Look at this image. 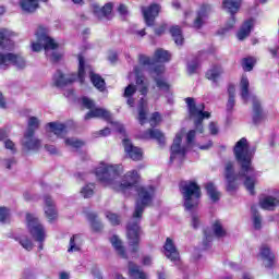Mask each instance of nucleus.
<instances>
[{
  "label": "nucleus",
  "instance_id": "f257e3e1",
  "mask_svg": "<svg viewBox=\"0 0 279 279\" xmlns=\"http://www.w3.org/2000/svg\"><path fill=\"white\" fill-rule=\"evenodd\" d=\"M233 156L241 169L239 174L234 173V162L228 161L225 166V180L227 193H236L239 191V183L236 180L245 178L244 186L248 191L250 195H256V180L247 175V173H254L255 169L252 165L254 155L250 150V142L247 138H240L233 146Z\"/></svg>",
  "mask_w": 279,
  "mask_h": 279
},
{
  "label": "nucleus",
  "instance_id": "f03ea898",
  "mask_svg": "<svg viewBox=\"0 0 279 279\" xmlns=\"http://www.w3.org/2000/svg\"><path fill=\"white\" fill-rule=\"evenodd\" d=\"M95 175L101 185L110 186L116 193L123 194H125L126 191H132L134 186L138 184V180H141L138 171L132 170L126 172L122 181L119 182V178L123 175V165L102 163L95 169Z\"/></svg>",
  "mask_w": 279,
  "mask_h": 279
},
{
  "label": "nucleus",
  "instance_id": "7ed1b4c3",
  "mask_svg": "<svg viewBox=\"0 0 279 279\" xmlns=\"http://www.w3.org/2000/svg\"><path fill=\"white\" fill-rule=\"evenodd\" d=\"M137 199L135 203V210L133 213V220L126 225V238L129 245L131 246V253L137 254L141 245V219L147 206H151L154 203V196L156 195V189L153 185L138 186L136 189Z\"/></svg>",
  "mask_w": 279,
  "mask_h": 279
},
{
  "label": "nucleus",
  "instance_id": "20e7f679",
  "mask_svg": "<svg viewBox=\"0 0 279 279\" xmlns=\"http://www.w3.org/2000/svg\"><path fill=\"white\" fill-rule=\"evenodd\" d=\"M179 191L183 197L185 210H197L202 201V186L195 180H182L179 182Z\"/></svg>",
  "mask_w": 279,
  "mask_h": 279
},
{
  "label": "nucleus",
  "instance_id": "39448f33",
  "mask_svg": "<svg viewBox=\"0 0 279 279\" xmlns=\"http://www.w3.org/2000/svg\"><path fill=\"white\" fill-rule=\"evenodd\" d=\"M185 104L187 106L190 119H194L195 129L199 134H204V119H210V112L204 111L206 110V105L201 104L197 107L195 98L193 97L185 98Z\"/></svg>",
  "mask_w": 279,
  "mask_h": 279
},
{
  "label": "nucleus",
  "instance_id": "423d86ee",
  "mask_svg": "<svg viewBox=\"0 0 279 279\" xmlns=\"http://www.w3.org/2000/svg\"><path fill=\"white\" fill-rule=\"evenodd\" d=\"M37 43L32 44V50L35 52L43 51H49V49L56 50L58 49L59 45L49 36V28H47L44 25H39L37 27V31L35 33Z\"/></svg>",
  "mask_w": 279,
  "mask_h": 279
},
{
  "label": "nucleus",
  "instance_id": "0eeeda50",
  "mask_svg": "<svg viewBox=\"0 0 279 279\" xmlns=\"http://www.w3.org/2000/svg\"><path fill=\"white\" fill-rule=\"evenodd\" d=\"M26 228L31 236L34 239V241H37V243H39L38 250L41 251L43 244L45 243V239H47L45 226L40 223V220L38 219V217H36L34 214L27 213Z\"/></svg>",
  "mask_w": 279,
  "mask_h": 279
},
{
  "label": "nucleus",
  "instance_id": "6e6552de",
  "mask_svg": "<svg viewBox=\"0 0 279 279\" xmlns=\"http://www.w3.org/2000/svg\"><path fill=\"white\" fill-rule=\"evenodd\" d=\"M38 128H40L38 118L31 117L28 120V129L24 134L26 141L23 143V147H25L27 151H38L40 149V140L34 138V134H36Z\"/></svg>",
  "mask_w": 279,
  "mask_h": 279
},
{
  "label": "nucleus",
  "instance_id": "1a4fd4ad",
  "mask_svg": "<svg viewBox=\"0 0 279 279\" xmlns=\"http://www.w3.org/2000/svg\"><path fill=\"white\" fill-rule=\"evenodd\" d=\"M82 106L89 110L84 117L85 121L90 119H104V121H111L112 119L110 111L104 108H95V101L86 96L82 97Z\"/></svg>",
  "mask_w": 279,
  "mask_h": 279
},
{
  "label": "nucleus",
  "instance_id": "9d476101",
  "mask_svg": "<svg viewBox=\"0 0 279 279\" xmlns=\"http://www.w3.org/2000/svg\"><path fill=\"white\" fill-rule=\"evenodd\" d=\"M16 66L17 69H25L27 66V61L25 57L21 53L14 52H0V69L8 71L10 65Z\"/></svg>",
  "mask_w": 279,
  "mask_h": 279
},
{
  "label": "nucleus",
  "instance_id": "9b49d317",
  "mask_svg": "<svg viewBox=\"0 0 279 279\" xmlns=\"http://www.w3.org/2000/svg\"><path fill=\"white\" fill-rule=\"evenodd\" d=\"M162 7L156 2L150 3L148 7L142 8V14L146 27H154L156 25V19L160 16Z\"/></svg>",
  "mask_w": 279,
  "mask_h": 279
},
{
  "label": "nucleus",
  "instance_id": "f8f14e48",
  "mask_svg": "<svg viewBox=\"0 0 279 279\" xmlns=\"http://www.w3.org/2000/svg\"><path fill=\"white\" fill-rule=\"evenodd\" d=\"M122 144L124 147L125 156H128L131 160H133L134 162H140L141 160H143V148L134 146V144H132V141H130V138L128 137L122 140Z\"/></svg>",
  "mask_w": 279,
  "mask_h": 279
},
{
  "label": "nucleus",
  "instance_id": "ddd939ff",
  "mask_svg": "<svg viewBox=\"0 0 279 279\" xmlns=\"http://www.w3.org/2000/svg\"><path fill=\"white\" fill-rule=\"evenodd\" d=\"M44 213L49 223H53L58 219V209L56 208V202L51 197V195H44Z\"/></svg>",
  "mask_w": 279,
  "mask_h": 279
},
{
  "label": "nucleus",
  "instance_id": "4468645a",
  "mask_svg": "<svg viewBox=\"0 0 279 279\" xmlns=\"http://www.w3.org/2000/svg\"><path fill=\"white\" fill-rule=\"evenodd\" d=\"M16 36V33L8 29L1 28L0 29V47L4 51H12L14 50V40H12Z\"/></svg>",
  "mask_w": 279,
  "mask_h": 279
},
{
  "label": "nucleus",
  "instance_id": "2eb2a0df",
  "mask_svg": "<svg viewBox=\"0 0 279 279\" xmlns=\"http://www.w3.org/2000/svg\"><path fill=\"white\" fill-rule=\"evenodd\" d=\"M163 254L171 263H180V252L171 238H167L163 244Z\"/></svg>",
  "mask_w": 279,
  "mask_h": 279
},
{
  "label": "nucleus",
  "instance_id": "dca6fc26",
  "mask_svg": "<svg viewBox=\"0 0 279 279\" xmlns=\"http://www.w3.org/2000/svg\"><path fill=\"white\" fill-rule=\"evenodd\" d=\"M222 10H227V12L231 14V24L227 29H232V27H234V24L236 23L234 14H236V12L241 10V0H223Z\"/></svg>",
  "mask_w": 279,
  "mask_h": 279
},
{
  "label": "nucleus",
  "instance_id": "f3484780",
  "mask_svg": "<svg viewBox=\"0 0 279 279\" xmlns=\"http://www.w3.org/2000/svg\"><path fill=\"white\" fill-rule=\"evenodd\" d=\"M258 256L266 263V269H274L276 265V254L271 252V248L267 244L260 246Z\"/></svg>",
  "mask_w": 279,
  "mask_h": 279
},
{
  "label": "nucleus",
  "instance_id": "a211bd4d",
  "mask_svg": "<svg viewBox=\"0 0 279 279\" xmlns=\"http://www.w3.org/2000/svg\"><path fill=\"white\" fill-rule=\"evenodd\" d=\"M52 82L57 88H64V86H71L75 82V74L72 77H66L62 71L57 70L52 76Z\"/></svg>",
  "mask_w": 279,
  "mask_h": 279
},
{
  "label": "nucleus",
  "instance_id": "6ab92c4d",
  "mask_svg": "<svg viewBox=\"0 0 279 279\" xmlns=\"http://www.w3.org/2000/svg\"><path fill=\"white\" fill-rule=\"evenodd\" d=\"M177 156H186V147H182V133H177L171 145L170 160H175Z\"/></svg>",
  "mask_w": 279,
  "mask_h": 279
},
{
  "label": "nucleus",
  "instance_id": "aec40b11",
  "mask_svg": "<svg viewBox=\"0 0 279 279\" xmlns=\"http://www.w3.org/2000/svg\"><path fill=\"white\" fill-rule=\"evenodd\" d=\"M142 138L157 141L158 145H165L166 143L165 133L158 129H148L144 131Z\"/></svg>",
  "mask_w": 279,
  "mask_h": 279
},
{
  "label": "nucleus",
  "instance_id": "412c9836",
  "mask_svg": "<svg viewBox=\"0 0 279 279\" xmlns=\"http://www.w3.org/2000/svg\"><path fill=\"white\" fill-rule=\"evenodd\" d=\"M46 128H49L50 134H54L57 138H64L66 136V124L60 122H49L46 124Z\"/></svg>",
  "mask_w": 279,
  "mask_h": 279
},
{
  "label": "nucleus",
  "instance_id": "4be33fe9",
  "mask_svg": "<svg viewBox=\"0 0 279 279\" xmlns=\"http://www.w3.org/2000/svg\"><path fill=\"white\" fill-rule=\"evenodd\" d=\"M209 10H210V4H203L201 7V10L197 12L196 19L192 24V27H194V29H202V27H204V19L208 16Z\"/></svg>",
  "mask_w": 279,
  "mask_h": 279
},
{
  "label": "nucleus",
  "instance_id": "5701e85b",
  "mask_svg": "<svg viewBox=\"0 0 279 279\" xmlns=\"http://www.w3.org/2000/svg\"><path fill=\"white\" fill-rule=\"evenodd\" d=\"M267 119V116H265V111H263V106L260 105L259 100L253 101V123L254 125H259V123H263Z\"/></svg>",
  "mask_w": 279,
  "mask_h": 279
},
{
  "label": "nucleus",
  "instance_id": "b1692460",
  "mask_svg": "<svg viewBox=\"0 0 279 279\" xmlns=\"http://www.w3.org/2000/svg\"><path fill=\"white\" fill-rule=\"evenodd\" d=\"M221 75H223V68L220 64H214L205 73L206 80H209V82H214V84H217V80L218 77H221Z\"/></svg>",
  "mask_w": 279,
  "mask_h": 279
},
{
  "label": "nucleus",
  "instance_id": "393cba45",
  "mask_svg": "<svg viewBox=\"0 0 279 279\" xmlns=\"http://www.w3.org/2000/svg\"><path fill=\"white\" fill-rule=\"evenodd\" d=\"M110 243L121 258L128 259V252H125V246H123V241L119 239V235L111 236Z\"/></svg>",
  "mask_w": 279,
  "mask_h": 279
},
{
  "label": "nucleus",
  "instance_id": "a878e982",
  "mask_svg": "<svg viewBox=\"0 0 279 279\" xmlns=\"http://www.w3.org/2000/svg\"><path fill=\"white\" fill-rule=\"evenodd\" d=\"M252 27H254V19L244 21L238 33L239 40H245V38L252 34Z\"/></svg>",
  "mask_w": 279,
  "mask_h": 279
},
{
  "label": "nucleus",
  "instance_id": "bb28decb",
  "mask_svg": "<svg viewBox=\"0 0 279 279\" xmlns=\"http://www.w3.org/2000/svg\"><path fill=\"white\" fill-rule=\"evenodd\" d=\"M259 206L263 210H276V206H279V199L274 196H266L259 201Z\"/></svg>",
  "mask_w": 279,
  "mask_h": 279
},
{
  "label": "nucleus",
  "instance_id": "cd10ccee",
  "mask_svg": "<svg viewBox=\"0 0 279 279\" xmlns=\"http://www.w3.org/2000/svg\"><path fill=\"white\" fill-rule=\"evenodd\" d=\"M89 80H90L93 86H95L97 88V90H99L100 93H104V90H106V80H104V77H101V75L90 71Z\"/></svg>",
  "mask_w": 279,
  "mask_h": 279
},
{
  "label": "nucleus",
  "instance_id": "c85d7f7f",
  "mask_svg": "<svg viewBox=\"0 0 279 279\" xmlns=\"http://www.w3.org/2000/svg\"><path fill=\"white\" fill-rule=\"evenodd\" d=\"M205 190L208 195V197L214 202V204H217L221 199V193L217 191V187L215 186V183L208 182L205 184Z\"/></svg>",
  "mask_w": 279,
  "mask_h": 279
},
{
  "label": "nucleus",
  "instance_id": "c756f323",
  "mask_svg": "<svg viewBox=\"0 0 279 279\" xmlns=\"http://www.w3.org/2000/svg\"><path fill=\"white\" fill-rule=\"evenodd\" d=\"M129 276L136 279H147V274L141 270V267H138L134 262H129Z\"/></svg>",
  "mask_w": 279,
  "mask_h": 279
},
{
  "label": "nucleus",
  "instance_id": "7c9ffc66",
  "mask_svg": "<svg viewBox=\"0 0 279 279\" xmlns=\"http://www.w3.org/2000/svg\"><path fill=\"white\" fill-rule=\"evenodd\" d=\"M86 60L83 56H78V70H77V80L80 84L86 82Z\"/></svg>",
  "mask_w": 279,
  "mask_h": 279
},
{
  "label": "nucleus",
  "instance_id": "2f4dec72",
  "mask_svg": "<svg viewBox=\"0 0 279 279\" xmlns=\"http://www.w3.org/2000/svg\"><path fill=\"white\" fill-rule=\"evenodd\" d=\"M170 34L175 45H184V36L182 35V28L178 25L170 27Z\"/></svg>",
  "mask_w": 279,
  "mask_h": 279
},
{
  "label": "nucleus",
  "instance_id": "473e14b6",
  "mask_svg": "<svg viewBox=\"0 0 279 279\" xmlns=\"http://www.w3.org/2000/svg\"><path fill=\"white\" fill-rule=\"evenodd\" d=\"M88 219L90 221L92 230L94 232H101L104 230V223H101V220L95 213H89L88 214Z\"/></svg>",
  "mask_w": 279,
  "mask_h": 279
},
{
  "label": "nucleus",
  "instance_id": "72a5a7b5",
  "mask_svg": "<svg viewBox=\"0 0 279 279\" xmlns=\"http://www.w3.org/2000/svg\"><path fill=\"white\" fill-rule=\"evenodd\" d=\"M251 213L253 217V227L255 230H260L263 228V218L260 217V213H258V208L256 205L251 207Z\"/></svg>",
  "mask_w": 279,
  "mask_h": 279
},
{
  "label": "nucleus",
  "instance_id": "f704fd0d",
  "mask_svg": "<svg viewBox=\"0 0 279 279\" xmlns=\"http://www.w3.org/2000/svg\"><path fill=\"white\" fill-rule=\"evenodd\" d=\"M211 230L217 239H223V236H227L228 234L226 229H223V225H221V220H215L211 225Z\"/></svg>",
  "mask_w": 279,
  "mask_h": 279
},
{
  "label": "nucleus",
  "instance_id": "c9c22d12",
  "mask_svg": "<svg viewBox=\"0 0 279 279\" xmlns=\"http://www.w3.org/2000/svg\"><path fill=\"white\" fill-rule=\"evenodd\" d=\"M171 60V53L169 51L159 48L154 53V61L156 62H170Z\"/></svg>",
  "mask_w": 279,
  "mask_h": 279
},
{
  "label": "nucleus",
  "instance_id": "e433bc0d",
  "mask_svg": "<svg viewBox=\"0 0 279 279\" xmlns=\"http://www.w3.org/2000/svg\"><path fill=\"white\" fill-rule=\"evenodd\" d=\"M241 97L246 101L250 97V80L247 76H242L240 81Z\"/></svg>",
  "mask_w": 279,
  "mask_h": 279
},
{
  "label": "nucleus",
  "instance_id": "4c0bfd02",
  "mask_svg": "<svg viewBox=\"0 0 279 279\" xmlns=\"http://www.w3.org/2000/svg\"><path fill=\"white\" fill-rule=\"evenodd\" d=\"M241 66L243 71L250 73V71H254V66H256V58L246 57L241 60Z\"/></svg>",
  "mask_w": 279,
  "mask_h": 279
},
{
  "label": "nucleus",
  "instance_id": "58836bf2",
  "mask_svg": "<svg viewBox=\"0 0 279 279\" xmlns=\"http://www.w3.org/2000/svg\"><path fill=\"white\" fill-rule=\"evenodd\" d=\"M15 241H17L27 252H32L34 250V242H32V239L27 235L15 238Z\"/></svg>",
  "mask_w": 279,
  "mask_h": 279
},
{
  "label": "nucleus",
  "instance_id": "ea45409f",
  "mask_svg": "<svg viewBox=\"0 0 279 279\" xmlns=\"http://www.w3.org/2000/svg\"><path fill=\"white\" fill-rule=\"evenodd\" d=\"M137 120L141 125H144L145 123H147V111L145 110V100L143 98L140 100Z\"/></svg>",
  "mask_w": 279,
  "mask_h": 279
},
{
  "label": "nucleus",
  "instance_id": "a19ab883",
  "mask_svg": "<svg viewBox=\"0 0 279 279\" xmlns=\"http://www.w3.org/2000/svg\"><path fill=\"white\" fill-rule=\"evenodd\" d=\"M81 195L85 199H89V197H93V195H95V184L94 183H88L85 186H83L82 190H81Z\"/></svg>",
  "mask_w": 279,
  "mask_h": 279
},
{
  "label": "nucleus",
  "instance_id": "79ce46f5",
  "mask_svg": "<svg viewBox=\"0 0 279 279\" xmlns=\"http://www.w3.org/2000/svg\"><path fill=\"white\" fill-rule=\"evenodd\" d=\"M154 82L159 90H163L165 93H169V90H171V85L167 82V80L155 77Z\"/></svg>",
  "mask_w": 279,
  "mask_h": 279
},
{
  "label": "nucleus",
  "instance_id": "37998d69",
  "mask_svg": "<svg viewBox=\"0 0 279 279\" xmlns=\"http://www.w3.org/2000/svg\"><path fill=\"white\" fill-rule=\"evenodd\" d=\"M203 234H204V240H203V244L205 250H208L210 243H213V231H210V227H206L203 230Z\"/></svg>",
  "mask_w": 279,
  "mask_h": 279
},
{
  "label": "nucleus",
  "instance_id": "c03bdc74",
  "mask_svg": "<svg viewBox=\"0 0 279 279\" xmlns=\"http://www.w3.org/2000/svg\"><path fill=\"white\" fill-rule=\"evenodd\" d=\"M65 145L70 147H74V149H82L86 143L82 140H75V138H65L64 141Z\"/></svg>",
  "mask_w": 279,
  "mask_h": 279
},
{
  "label": "nucleus",
  "instance_id": "a18cd8bd",
  "mask_svg": "<svg viewBox=\"0 0 279 279\" xmlns=\"http://www.w3.org/2000/svg\"><path fill=\"white\" fill-rule=\"evenodd\" d=\"M149 123H150V128H156L160 125V123H162V116L160 114V112L158 111L153 112L149 118Z\"/></svg>",
  "mask_w": 279,
  "mask_h": 279
},
{
  "label": "nucleus",
  "instance_id": "49530a36",
  "mask_svg": "<svg viewBox=\"0 0 279 279\" xmlns=\"http://www.w3.org/2000/svg\"><path fill=\"white\" fill-rule=\"evenodd\" d=\"M113 8L114 5L112 2H108L101 9H99L98 12H100L106 19H109L110 14H112Z\"/></svg>",
  "mask_w": 279,
  "mask_h": 279
},
{
  "label": "nucleus",
  "instance_id": "de8ad7c7",
  "mask_svg": "<svg viewBox=\"0 0 279 279\" xmlns=\"http://www.w3.org/2000/svg\"><path fill=\"white\" fill-rule=\"evenodd\" d=\"M77 239H80V234H74L71 239H70V246L68 248V252H80V244H77L75 241H77Z\"/></svg>",
  "mask_w": 279,
  "mask_h": 279
},
{
  "label": "nucleus",
  "instance_id": "09e8293b",
  "mask_svg": "<svg viewBox=\"0 0 279 279\" xmlns=\"http://www.w3.org/2000/svg\"><path fill=\"white\" fill-rule=\"evenodd\" d=\"M199 69V59L195 58L192 63L187 64V73L189 75H195L197 70Z\"/></svg>",
  "mask_w": 279,
  "mask_h": 279
},
{
  "label": "nucleus",
  "instance_id": "8fccbe9b",
  "mask_svg": "<svg viewBox=\"0 0 279 279\" xmlns=\"http://www.w3.org/2000/svg\"><path fill=\"white\" fill-rule=\"evenodd\" d=\"M106 217L109 219L111 226H119L121 223V217H119L117 214L107 211Z\"/></svg>",
  "mask_w": 279,
  "mask_h": 279
},
{
  "label": "nucleus",
  "instance_id": "3c124183",
  "mask_svg": "<svg viewBox=\"0 0 279 279\" xmlns=\"http://www.w3.org/2000/svg\"><path fill=\"white\" fill-rule=\"evenodd\" d=\"M10 220V208L0 207V223H7Z\"/></svg>",
  "mask_w": 279,
  "mask_h": 279
},
{
  "label": "nucleus",
  "instance_id": "603ef678",
  "mask_svg": "<svg viewBox=\"0 0 279 279\" xmlns=\"http://www.w3.org/2000/svg\"><path fill=\"white\" fill-rule=\"evenodd\" d=\"M138 61L142 66H154L156 63L151 58L145 56V54H140L138 56Z\"/></svg>",
  "mask_w": 279,
  "mask_h": 279
},
{
  "label": "nucleus",
  "instance_id": "864d4df0",
  "mask_svg": "<svg viewBox=\"0 0 279 279\" xmlns=\"http://www.w3.org/2000/svg\"><path fill=\"white\" fill-rule=\"evenodd\" d=\"M136 95V85L129 84L124 88L123 97H134Z\"/></svg>",
  "mask_w": 279,
  "mask_h": 279
},
{
  "label": "nucleus",
  "instance_id": "5fc2aeb1",
  "mask_svg": "<svg viewBox=\"0 0 279 279\" xmlns=\"http://www.w3.org/2000/svg\"><path fill=\"white\" fill-rule=\"evenodd\" d=\"M135 82H136L137 86L145 85V76L141 74L138 69H135Z\"/></svg>",
  "mask_w": 279,
  "mask_h": 279
},
{
  "label": "nucleus",
  "instance_id": "6e6d98bb",
  "mask_svg": "<svg viewBox=\"0 0 279 279\" xmlns=\"http://www.w3.org/2000/svg\"><path fill=\"white\" fill-rule=\"evenodd\" d=\"M197 132L195 130H190L186 134V143L187 145H193V143L195 142V136H196Z\"/></svg>",
  "mask_w": 279,
  "mask_h": 279
},
{
  "label": "nucleus",
  "instance_id": "4d7b16f0",
  "mask_svg": "<svg viewBox=\"0 0 279 279\" xmlns=\"http://www.w3.org/2000/svg\"><path fill=\"white\" fill-rule=\"evenodd\" d=\"M155 32V36H162V34H165V32H167V24H161L158 27H156L154 29Z\"/></svg>",
  "mask_w": 279,
  "mask_h": 279
},
{
  "label": "nucleus",
  "instance_id": "13d9d810",
  "mask_svg": "<svg viewBox=\"0 0 279 279\" xmlns=\"http://www.w3.org/2000/svg\"><path fill=\"white\" fill-rule=\"evenodd\" d=\"M4 147H5V149H10L12 151V154H16L15 144L11 140L4 141Z\"/></svg>",
  "mask_w": 279,
  "mask_h": 279
},
{
  "label": "nucleus",
  "instance_id": "bf43d9fd",
  "mask_svg": "<svg viewBox=\"0 0 279 279\" xmlns=\"http://www.w3.org/2000/svg\"><path fill=\"white\" fill-rule=\"evenodd\" d=\"M236 101L234 100V97H229L228 102H227V110L228 112H232L234 110Z\"/></svg>",
  "mask_w": 279,
  "mask_h": 279
},
{
  "label": "nucleus",
  "instance_id": "052dcab7",
  "mask_svg": "<svg viewBox=\"0 0 279 279\" xmlns=\"http://www.w3.org/2000/svg\"><path fill=\"white\" fill-rule=\"evenodd\" d=\"M60 60H62V54L58 52H52L50 62H52V64H58Z\"/></svg>",
  "mask_w": 279,
  "mask_h": 279
},
{
  "label": "nucleus",
  "instance_id": "680f3d73",
  "mask_svg": "<svg viewBox=\"0 0 279 279\" xmlns=\"http://www.w3.org/2000/svg\"><path fill=\"white\" fill-rule=\"evenodd\" d=\"M153 73H155L157 75V77H160V75H162V73H165V66H162V65H155L153 68Z\"/></svg>",
  "mask_w": 279,
  "mask_h": 279
},
{
  "label": "nucleus",
  "instance_id": "e2e57ef3",
  "mask_svg": "<svg viewBox=\"0 0 279 279\" xmlns=\"http://www.w3.org/2000/svg\"><path fill=\"white\" fill-rule=\"evenodd\" d=\"M199 216L197 215H193L192 216V227L194 228V230H197V228H199Z\"/></svg>",
  "mask_w": 279,
  "mask_h": 279
},
{
  "label": "nucleus",
  "instance_id": "0e129e2a",
  "mask_svg": "<svg viewBox=\"0 0 279 279\" xmlns=\"http://www.w3.org/2000/svg\"><path fill=\"white\" fill-rule=\"evenodd\" d=\"M118 12H119V14H121V16L128 15V5L119 4Z\"/></svg>",
  "mask_w": 279,
  "mask_h": 279
},
{
  "label": "nucleus",
  "instance_id": "69168bd1",
  "mask_svg": "<svg viewBox=\"0 0 279 279\" xmlns=\"http://www.w3.org/2000/svg\"><path fill=\"white\" fill-rule=\"evenodd\" d=\"M12 165H16L15 158L4 159L5 169H12Z\"/></svg>",
  "mask_w": 279,
  "mask_h": 279
},
{
  "label": "nucleus",
  "instance_id": "338daca9",
  "mask_svg": "<svg viewBox=\"0 0 279 279\" xmlns=\"http://www.w3.org/2000/svg\"><path fill=\"white\" fill-rule=\"evenodd\" d=\"M142 265H144L145 267H149V265H151V256H144L142 259Z\"/></svg>",
  "mask_w": 279,
  "mask_h": 279
},
{
  "label": "nucleus",
  "instance_id": "774afa93",
  "mask_svg": "<svg viewBox=\"0 0 279 279\" xmlns=\"http://www.w3.org/2000/svg\"><path fill=\"white\" fill-rule=\"evenodd\" d=\"M235 93H236V87H234V85L230 84L228 86V95H229V97H234Z\"/></svg>",
  "mask_w": 279,
  "mask_h": 279
}]
</instances>
